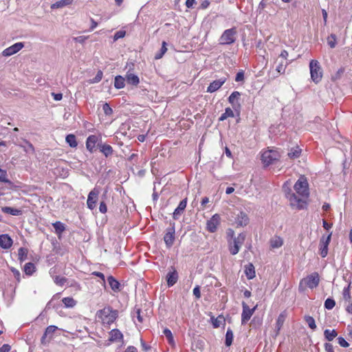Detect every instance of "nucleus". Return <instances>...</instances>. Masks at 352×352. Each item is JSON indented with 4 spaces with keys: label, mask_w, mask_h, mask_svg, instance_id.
Instances as JSON below:
<instances>
[{
    "label": "nucleus",
    "mask_w": 352,
    "mask_h": 352,
    "mask_svg": "<svg viewBox=\"0 0 352 352\" xmlns=\"http://www.w3.org/2000/svg\"><path fill=\"white\" fill-rule=\"evenodd\" d=\"M296 192L300 196L298 197L291 189L285 191L286 197L293 208L298 210L304 209L307 207V199L309 195V184L307 178L302 175L299 177L294 186Z\"/></svg>",
    "instance_id": "1"
},
{
    "label": "nucleus",
    "mask_w": 352,
    "mask_h": 352,
    "mask_svg": "<svg viewBox=\"0 0 352 352\" xmlns=\"http://www.w3.org/2000/svg\"><path fill=\"white\" fill-rule=\"evenodd\" d=\"M96 315L103 323L111 324L116 320L118 312L111 307H105L102 309L98 311Z\"/></svg>",
    "instance_id": "2"
},
{
    "label": "nucleus",
    "mask_w": 352,
    "mask_h": 352,
    "mask_svg": "<svg viewBox=\"0 0 352 352\" xmlns=\"http://www.w3.org/2000/svg\"><path fill=\"white\" fill-rule=\"evenodd\" d=\"M319 281L320 278L318 274L314 272L300 280L299 283V290L303 291L306 287L310 289L316 288L318 287Z\"/></svg>",
    "instance_id": "3"
},
{
    "label": "nucleus",
    "mask_w": 352,
    "mask_h": 352,
    "mask_svg": "<svg viewBox=\"0 0 352 352\" xmlns=\"http://www.w3.org/2000/svg\"><path fill=\"white\" fill-rule=\"evenodd\" d=\"M237 31L236 28H232L223 31L219 39L221 45H229L233 44L236 40Z\"/></svg>",
    "instance_id": "4"
},
{
    "label": "nucleus",
    "mask_w": 352,
    "mask_h": 352,
    "mask_svg": "<svg viewBox=\"0 0 352 352\" xmlns=\"http://www.w3.org/2000/svg\"><path fill=\"white\" fill-rule=\"evenodd\" d=\"M311 78L315 83H318L322 78V71L320 63L316 60H311L309 63Z\"/></svg>",
    "instance_id": "5"
},
{
    "label": "nucleus",
    "mask_w": 352,
    "mask_h": 352,
    "mask_svg": "<svg viewBox=\"0 0 352 352\" xmlns=\"http://www.w3.org/2000/svg\"><path fill=\"white\" fill-rule=\"evenodd\" d=\"M245 239V235L241 233L236 237H234L232 241H228L229 250L231 254L235 255L239 252Z\"/></svg>",
    "instance_id": "6"
},
{
    "label": "nucleus",
    "mask_w": 352,
    "mask_h": 352,
    "mask_svg": "<svg viewBox=\"0 0 352 352\" xmlns=\"http://www.w3.org/2000/svg\"><path fill=\"white\" fill-rule=\"evenodd\" d=\"M279 157V153L276 150L270 149L262 153L261 160L265 165L269 166L278 160Z\"/></svg>",
    "instance_id": "7"
},
{
    "label": "nucleus",
    "mask_w": 352,
    "mask_h": 352,
    "mask_svg": "<svg viewBox=\"0 0 352 352\" xmlns=\"http://www.w3.org/2000/svg\"><path fill=\"white\" fill-rule=\"evenodd\" d=\"M14 143L17 146L21 148L23 151L28 155L35 153V148L33 144L25 138H16V141H14Z\"/></svg>",
    "instance_id": "8"
},
{
    "label": "nucleus",
    "mask_w": 352,
    "mask_h": 352,
    "mask_svg": "<svg viewBox=\"0 0 352 352\" xmlns=\"http://www.w3.org/2000/svg\"><path fill=\"white\" fill-rule=\"evenodd\" d=\"M175 223L174 222L170 223V226L166 228L165 234L164 236V241L167 248H170L175 241Z\"/></svg>",
    "instance_id": "9"
},
{
    "label": "nucleus",
    "mask_w": 352,
    "mask_h": 352,
    "mask_svg": "<svg viewBox=\"0 0 352 352\" xmlns=\"http://www.w3.org/2000/svg\"><path fill=\"white\" fill-rule=\"evenodd\" d=\"M331 237V233H330L328 236L323 235L320 240L319 244V253L320 255L324 258L327 256L328 254V246L329 245Z\"/></svg>",
    "instance_id": "10"
},
{
    "label": "nucleus",
    "mask_w": 352,
    "mask_h": 352,
    "mask_svg": "<svg viewBox=\"0 0 352 352\" xmlns=\"http://www.w3.org/2000/svg\"><path fill=\"white\" fill-rule=\"evenodd\" d=\"M221 217L219 214H214L206 222V229L208 232L213 233L217 231V228L220 225Z\"/></svg>",
    "instance_id": "11"
},
{
    "label": "nucleus",
    "mask_w": 352,
    "mask_h": 352,
    "mask_svg": "<svg viewBox=\"0 0 352 352\" xmlns=\"http://www.w3.org/2000/svg\"><path fill=\"white\" fill-rule=\"evenodd\" d=\"M58 329V327L55 325L48 326L41 337V342L43 345H47L53 338L54 333Z\"/></svg>",
    "instance_id": "12"
},
{
    "label": "nucleus",
    "mask_w": 352,
    "mask_h": 352,
    "mask_svg": "<svg viewBox=\"0 0 352 352\" xmlns=\"http://www.w3.org/2000/svg\"><path fill=\"white\" fill-rule=\"evenodd\" d=\"M257 307V305H256L252 309H250L249 306L245 302H242V314H241V324H245L252 317V316L254 314L256 309Z\"/></svg>",
    "instance_id": "13"
},
{
    "label": "nucleus",
    "mask_w": 352,
    "mask_h": 352,
    "mask_svg": "<svg viewBox=\"0 0 352 352\" xmlns=\"http://www.w3.org/2000/svg\"><path fill=\"white\" fill-rule=\"evenodd\" d=\"M99 194L100 190L97 188H94L89 192L87 200V206L89 209L94 210L96 208Z\"/></svg>",
    "instance_id": "14"
},
{
    "label": "nucleus",
    "mask_w": 352,
    "mask_h": 352,
    "mask_svg": "<svg viewBox=\"0 0 352 352\" xmlns=\"http://www.w3.org/2000/svg\"><path fill=\"white\" fill-rule=\"evenodd\" d=\"M23 46L24 45L23 43H16L10 47L5 49L2 52V55L4 56H12L20 51L23 47Z\"/></svg>",
    "instance_id": "15"
},
{
    "label": "nucleus",
    "mask_w": 352,
    "mask_h": 352,
    "mask_svg": "<svg viewBox=\"0 0 352 352\" xmlns=\"http://www.w3.org/2000/svg\"><path fill=\"white\" fill-rule=\"evenodd\" d=\"M100 143L99 138L94 135L88 136L86 140V148L91 153H93L96 151V145Z\"/></svg>",
    "instance_id": "16"
},
{
    "label": "nucleus",
    "mask_w": 352,
    "mask_h": 352,
    "mask_svg": "<svg viewBox=\"0 0 352 352\" xmlns=\"http://www.w3.org/2000/svg\"><path fill=\"white\" fill-rule=\"evenodd\" d=\"M226 78H221L218 80L212 81L207 87V92L213 93L217 91L221 87V86L226 82Z\"/></svg>",
    "instance_id": "17"
},
{
    "label": "nucleus",
    "mask_w": 352,
    "mask_h": 352,
    "mask_svg": "<svg viewBox=\"0 0 352 352\" xmlns=\"http://www.w3.org/2000/svg\"><path fill=\"white\" fill-rule=\"evenodd\" d=\"M240 96V92L235 91H233L228 97V102L231 104L234 110L241 107V104L239 102Z\"/></svg>",
    "instance_id": "18"
},
{
    "label": "nucleus",
    "mask_w": 352,
    "mask_h": 352,
    "mask_svg": "<svg viewBox=\"0 0 352 352\" xmlns=\"http://www.w3.org/2000/svg\"><path fill=\"white\" fill-rule=\"evenodd\" d=\"M13 243L11 237L7 234L0 235V247L3 249H9Z\"/></svg>",
    "instance_id": "19"
},
{
    "label": "nucleus",
    "mask_w": 352,
    "mask_h": 352,
    "mask_svg": "<svg viewBox=\"0 0 352 352\" xmlns=\"http://www.w3.org/2000/svg\"><path fill=\"white\" fill-rule=\"evenodd\" d=\"M98 146L100 149V151L106 157H108L109 156H111L113 153V149L111 146L109 144H107L105 143H102L100 142V143L98 144Z\"/></svg>",
    "instance_id": "20"
},
{
    "label": "nucleus",
    "mask_w": 352,
    "mask_h": 352,
    "mask_svg": "<svg viewBox=\"0 0 352 352\" xmlns=\"http://www.w3.org/2000/svg\"><path fill=\"white\" fill-rule=\"evenodd\" d=\"M187 205V198L184 199L182 200L178 206L175 208L173 217L174 219H177L181 215V214L184 212Z\"/></svg>",
    "instance_id": "21"
},
{
    "label": "nucleus",
    "mask_w": 352,
    "mask_h": 352,
    "mask_svg": "<svg viewBox=\"0 0 352 352\" xmlns=\"http://www.w3.org/2000/svg\"><path fill=\"white\" fill-rule=\"evenodd\" d=\"M248 222L249 218L247 214L244 212H240L235 219V223L238 226H245L248 223Z\"/></svg>",
    "instance_id": "22"
},
{
    "label": "nucleus",
    "mask_w": 352,
    "mask_h": 352,
    "mask_svg": "<svg viewBox=\"0 0 352 352\" xmlns=\"http://www.w3.org/2000/svg\"><path fill=\"white\" fill-rule=\"evenodd\" d=\"M123 339V335L121 331L117 329H112L109 332V341L110 342H115Z\"/></svg>",
    "instance_id": "23"
},
{
    "label": "nucleus",
    "mask_w": 352,
    "mask_h": 352,
    "mask_svg": "<svg viewBox=\"0 0 352 352\" xmlns=\"http://www.w3.org/2000/svg\"><path fill=\"white\" fill-rule=\"evenodd\" d=\"M167 284L169 287L174 285L178 280V274L177 271L173 268V271L168 273L166 276Z\"/></svg>",
    "instance_id": "24"
},
{
    "label": "nucleus",
    "mask_w": 352,
    "mask_h": 352,
    "mask_svg": "<svg viewBox=\"0 0 352 352\" xmlns=\"http://www.w3.org/2000/svg\"><path fill=\"white\" fill-rule=\"evenodd\" d=\"M108 283L111 288V289L114 292L120 291V283L112 276H109L107 278Z\"/></svg>",
    "instance_id": "25"
},
{
    "label": "nucleus",
    "mask_w": 352,
    "mask_h": 352,
    "mask_svg": "<svg viewBox=\"0 0 352 352\" xmlns=\"http://www.w3.org/2000/svg\"><path fill=\"white\" fill-rule=\"evenodd\" d=\"M1 211L4 213L9 214L13 216H19L21 215L23 213L21 210L8 206L2 207Z\"/></svg>",
    "instance_id": "26"
},
{
    "label": "nucleus",
    "mask_w": 352,
    "mask_h": 352,
    "mask_svg": "<svg viewBox=\"0 0 352 352\" xmlns=\"http://www.w3.org/2000/svg\"><path fill=\"white\" fill-rule=\"evenodd\" d=\"M126 81L129 85L136 86L139 84L140 79L137 75L131 73H127L126 75Z\"/></svg>",
    "instance_id": "27"
},
{
    "label": "nucleus",
    "mask_w": 352,
    "mask_h": 352,
    "mask_svg": "<svg viewBox=\"0 0 352 352\" xmlns=\"http://www.w3.org/2000/svg\"><path fill=\"white\" fill-rule=\"evenodd\" d=\"M248 279L251 280L255 277L254 267L252 263H248L245 266L244 271Z\"/></svg>",
    "instance_id": "28"
},
{
    "label": "nucleus",
    "mask_w": 352,
    "mask_h": 352,
    "mask_svg": "<svg viewBox=\"0 0 352 352\" xmlns=\"http://www.w3.org/2000/svg\"><path fill=\"white\" fill-rule=\"evenodd\" d=\"M270 246L272 248H278L283 244V241L281 237L275 236L270 239Z\"/></svg>",
    "instance_id": "29"
},
{
    "label": "nucleus",
    "mask_w": 352,
    "mask_h": 352,
    "mask_svg": "<svg viewBox=\"0 0 352 352\" xmlns=\"http://www.w3.org/2000/svg\"><path fill=\"white\" fill-rule=\"evenodd\" d=\"M72 2H73V0H60V1H56L54 3H52L51 6V8L52 9L61 8H63L65 6L72 4Z\"/></svg>",
    "instance_id": "30"
},
{
    "label": "nucleus",
    "mask_w": 352,
    "mask_h": 352,
    "mask_svg": "<svg viewBox=\"0 0 352 352\" xmlns=\"http://www.w3.org/2000/svg\"><path fill=\"white\" fill-rule=\"evenodd\" d=\"M125 80L126 79L122 76H116L114 80V87L118 89L123 88L125 85Z\"/></svg>",
    "instance_id": "31"
},
{
    "label": "nucleus",
    "mask_w": 352,
    "mask_h": 352,
    "mask_svg": "<svg viewBox=\"0 0 352 352\" xmlns=\"http://www.w3.org/2000/svg\"><path fill=\"white\" fill-rule=\"evenodd\" d=\"M52 226L55 230L56 234L58 235L61 234L65 230V224L60 221H56L52 223Z\"/></svg>",
    "instance_id": "32"
},
{
    "label": "nucleus",
    "mask_w": 352,
    "mask_h": 352,
    "mask_svg": "<svg viewBox=\"0 0 352 352\" xmlns=\"http://www.w3.org/2000/svg\"><path fill=\"white\" fill-rule=\"evenodd\" d=\"M337 336L338 333L335 329H325L324 331V336L328 341H332Z\"/></svg>",
    "instance_id": "33"
},
{
    "label": "nucleus",
    "mask_w": 352,
    "mask_h": 352,
    "mask_svg": "<svg viewBox=\"0 0 352 352\" xmlns=\"http://www.w3.org/2000/svg\"><path fill=\"white\" fill-rule=\"evenodd\" d=\"M234 116L232 109L230 107H227L225 109V112L221 115L219 118V121H223L228 118H233Z\"/></svg>",
    "instance_id": "34"
},
{
    "label": "nucleus",
    "mask_w": 352,
    "mask_h": 352,
    "mask_svg": "<svg viewBox=\"0 0 352 352\" xmlns=\"http://www.w3.org/2000/svg\"><path fill=\"white\" fill-rule=\"evenodd\" d=\"M62 302L67 308H72L76 305V301L72 297L63 298Z\"/></svg>",
    "instance_id": "35"
},
{
    "label": "nucleus",
    "mask_w": 352,
    "mask_h": 352,
    "mask_svg": "<svg viewBox=\"0 0 352 352\" xmlns=\"http://www.w3.org/2000/svg\"><path fill=\"white\" fill-rule=\"evenodd\" d=\"M66 142L72 148H76L78 145L76 138L73 134H69L65 138Z\"/></svg>",
    "instance_id": "36"
},
{
    "label": "nucleus",
    "mask_w": 352,
    "mask_h": 352,
    "mask_svg": "<svg viewBox=\"0 0 352 352\" xmlns=\"http://www.w3.org/2000/svg\"><path fill=\"white\" fill-rule=\"evenodd\" d=\"M301 153V149L296 146L295 148H291V150L288 153V157L291 159H296L300 157Z\"/></svg>",
    "instance_id": "37"
},
{
    "label": "nucleus",
    "mask_w": 352,
    "mask_h": 352,
    "mask_svg": "<svg viewBox=\"0 0 352 352\" xmlns=\"http://www.w3.org/2000/svg\"><path fill=\"white\" fill-rule=\"evenodd\" d=\"M166 45H167L166 42V41H163L162 43V47H161L160 51L157 52L155 54V59L158 60V59H160V58H162L163 57V56L164 55V54L167 51Z\"/></svg>",
    "instance_id": "38"
},
{
    "label": "nucleus",
    "mask_w": 352,
    "mask_h": 352,
    "mask_svg": "<svg viewBox=\"0 0 352 352\" xmlns=\"http://www.w3.org/2000/svg\"><path fill=\"white\" fill-rule=\"evenodd\" d=\"M35 265L34 263L29 262L24 266V272L26 275L31 276L35 272Z\"/></svg>",
    "instance_id": "39"
},
{
    "label": "nucleus",
    "mask_w": 352,
    "mask_h": 352,
    "mask_svg": "<svg viewBox=\"0 0 352 352\" xmlns=\"http://www.w3.org/2000/svg\"><path fill=\"white\" fill-rule=\"evenodd\" d=\"M285 316L283 314H280L278 316V317L276 320V334L278 333L279 331L282 328L283 323L285 322Z\"/></svg>",
    "instance_id": "40"
},
{
    "label": "nucleus",
    "mask_w": 352,
    "mask_h": 352,
    "mask_svg": "<svg viewBox=\"0 0 352 352\" xmlns=\"http://www.w3.org/2000/svg\"><path fill=\"white\" fill-rule=\"evenodd\" d=\"M163 333H164V336L166 337L168 343L171 346H174L175 340H174L173 336L171 331L170 329L166 328L164 329Z\"/></svg>",
    "instance_id": "41"
},
{
    "label": "nucleus",
    "mask_w": 352,
    "mask_h": 352,
    "mask_svg": "<svg viewBox=\"0 0 352 352\" xmlns=\"http://www.w3.org/2000/svg\"><path fill=\"white\" fill-rule=\"evenodd\" d=\"M233 340V332L230 329H228L226 333V341L225 344L227 346H230Z\"/></svg>",
    "instance_id": "42"
},
{
    "label": "nucleus",
    "mask_w": 352,
    "mask_h": 352,
    "mask_svg": "<svg viewBox=\"0 0 352 352\" xmlns=\"http://www.w3.org/2000/svg\"><path fill=\"white\" fill-rule=\"evenodd\" d=\"M28 250L25 248H20L18 250L19 260L22 262L27 258Z\"/></svg>",
    "instance_id": "43"
},
{
    "label": "nucleus",
    "mask_w": 352,
    "mask_h": 352,
    "mask_svg": "<svg viewBox=\"0 0 352 352\" xmlns=\"http://www.w3.org/2000/svg\"><path fill=\"white\" fill-rule=\"evenodd\" d=\"M305 320L307 323L309 328H311L313 330H315L316 329L315 320L312 316H305Z\"/></svg>",
    "instance_id": "44"
},
{
    "label": "nucleus",
    "mask_w": 352,
    "mask_h": 352,
    "mask_svg": "<svg viewBox=\"0 0 352 352\" xmlns=\"http://www.w3.org/2000/svg\"><path fill=\"white\" fill-rule=\"evenodd\" d=\"M337 43V36L334 34H330L327 37V43L331 48H334Z\"/></svg>",
    "instance_id": "45"
},
{
    "label": "nucleus",
    "mask_w": 352,
    "mask_h": 352,
    "mask_svg": "<svg viewBox=\"0 0 352 352\" xmlns=\"http://www.w3.org/2000/svg\"><path fill=\"white\" fill-rule=\"evenodd\" d=\"M141 313H142L141 309L140 308H136V307L135 308L133 313V318H134L135 317H136L139 322H143V317H142Z\"/></svg>",
    "instance_id": "46"
},
{
    "label": "nucleus",
    "mask_w": 352,
    "mask_h": 352,
    "mask_svg": "<svg viewBox=\"0 0 352 352\" xmlns=\"http://www.w3.org/2000/svg\"><path fill=\"white\" fill-rule=\"evenodd\" d=\"M342 296L343 298L346 301H349L351 298V294H350V285H348L347 287H344L342 292Z\"/></svg>",
    "instance_id": "47"
},
{
    "label": "nucleus",
    "mask_w": 352,
    "mask_h": 352,
    "mask_svg": "<svg viewBox=\"0 0 352 352\" xmlns=\"http://www.w3.org/2000/svg\"><path fill=\"white\" fill-rule=\"evenodd\" d=\"M336 305V302L332 298H327L324 302V307L327 309L331 310Z\"/></svg>",
    "instance_id": "48"
},
{
    "label": "nucleus",
    "mask_w": 352,
    "mask_h": 352,
    "mask_svg": "<svg viewBox=\"0 0 352 352\" xmlns=\"http://www.w3.org/2000/svg\"><path fill=\"white\" fill-rule=\"evenodd\" d=\"M288 65V63H283V62H280L278 65L276 67V72L279 73L280 74H283L285 73L287 66Z\"/></svg>",
    "instance_id": "49"
},
{
    "label": "nucleus",
    "mask_w": 352,
    "mask_h": 352,
    "mask_svg": "<svg viewBox=\"0 0 352 352\" xmlns=\"http://www.w3.org/2000/svg\"><path fill=\"white\" fill-rule=\"evenodd\" d=\"M102 76H103L102 72L99 70L97 72L96 76L92 80H91V83H97V82H100L102 80Z\"/></svg>",
    "instance_id": "50"
},
{
    "label": "nucleus",
    "mask_w": 352,
    "mask_h": 352,
    "mask_svg": "<svg viewBox=\"0 0 352 352\" xmlns=\"http://www.w3.org/2000/svg\"><path fill=\"white\" fill-rule=\"evenodd\" d=\"M102 110L105 115L109 116L113 113V110L108 103H104L102 105Z\"/></svg>",
    "instance_id": "51"
},
{
    "label": "nucleus",
    "mask_w": 352,
    "mask_h": 352,
    "mask_svg": "<svg viewBox=\"0 0 352 352\" xmlns=\"http://www.w3.org/2000/svg\"><path fill=\"white\" fill-rule=\"evenodd\" d=\"M10 270L12 272L14 278H16L17 283H19L21 281V273L20 272L16 270V268L12 267H10Z\"/></svg>",
    "instance_id": "52"
},
{
    "label": "nucleus",
    "mask_w": 352,
    "mask_h": 352,
    "mask_svg": "<svg viewBox=\"0 0 352 352\" xmlns=\"http://www.w3.org/2000/svg\"><path fill=\"white\" fill-rule=\"evenodd\" d=\"M67 279L65 277H60L58 276H56L54 277V282L56 285H63L66 282Z\"/></svg>",
    "instance_id": "53"
},
{
    "label": "nucleus",
    "mask_w": 352,
    "mask_h": 352,
    "mask_svg": "<svg viewBox=\"0 0 352 352\" xmlns=\"http://www.w3.org/2000/svg\"><path fill=\"white\" fill-rule=\"evenodd\" d=\"M126 34V32L124 31V30H119L118 32H116L113 36V40L114 41H117L120 38H122L123 37H124Z\"/></svg>",
    "instance_id": "54"
},
{
    "label": "nucleus",
    "mask_w": 352,
    "mask_h": 352,
    "mask_svg": "<svg viewBox=\"0 0 352 352\" xmlns=\"http://www.w3.org/2000/svg\"><path fill=\"white\" fill-rule=\"evenodd\" d=\"M220 319H221V317H218V318L212 317L211 318L212 324L214 328H218L219 327H220L221 323V321Z\"/></svg>",
    "instance_id": "55"
},
{
    "label": "nucleus",
    "mask_w": 352,
    "mask_h": 352,
    "mask_svg": "<svg viewBox=\"0 0 352 352\" xmlns=\"http://www.w3.org/2000/svg\"><path fill=\"white\" fill-rule=\"evenodd\" d=\"M0 182L8 184L10 183V181L7 178V172L6 170L0 173Z\"/></svg>",
    "instance_id": "56"
},
{
    "label": "nucleus",
    "mask_w": 352,
    "mask_h": 352,
    "mask_svg": "<svg viewBox=\"0 0 352 352\" xmlns=\"http://www.w3.org/2000/svg\"><path fill=\"white\" fill-rule=\"evenodd\" d=\"M338 344L342 347H348L349 346V343L342 337H338Z\"/></svg>",
    "instance_id": "57"
},
{
    "label": "nucleus",
    "mask_w": 352,
    "mask_h": 352,
    "mask_svg": "<svg viewBox=\"0 0 352 352\" xmlns=\"http://www.w3.org/2000/svg\"><path fill=\"white\" fill-rule=\"evenodd\" d=\"M99 210L102 214H105L107 212V207L104 201H102L100 203Z\"/></svg>",
    "instance_id": "58"
},
{
    "label": "nucleus",
    "mask_w": 352,
    "mask_h": 352,
    "mask_svg": "<svg viewBox=\"0 0 352 352\" xmlns=\"http://www.w3.org/2000/svg\"><path fill=\"white\" fill-rule=\"evenodd\" d=\"M88 37L89 36H79L77 37H74V40L77 43L82 44L85 42V41L88 38Z\"/></svg>",
    "instance_id": "59"
},
{
    "label": "nucleus",
    "mask_w": 352,
    "mask_h": 352,
    "mask_svg": "<svg viewBox=\"0 0 352 352\" xmlns=\"http://www.w3.org/2000/svg\"><path fill=\"white\" fill-rule=\"evenodd\" d=\"M244 80V73L243 71L239 72L235 77V81L241 82Z\"/></svg>",
    "instance_id": "60"
},
{
    "label": "nucleus",
    "mask_w": 352,
    "mask_h": 352,
    "mask_svg": "<svg viewBox=\"0 0 352 352\" xmlns=\"http://www.w3.org/2000/svg\"><path fill=\"white\" fill-rule=\"evenodd\" d=\"M193 295L196 297V298L199 299L201 297V292H200V288L199 286L197 285L193 289Z\"/></svg>",
    "instance_id": "61"
},
{
    "label": "nucleus",
    "mask_w": 352,
    "mask_h": 352,
    "mask_svg": "<svg viewBox=\"0 0 352 352\" xmlns=\"http://www.w3.org/2000/svg\"><path fill=\"white\" fill-rule=\"evenodd\" d=\"M52 96L56 101H59L63 98V94L61 93H52Z\"/></svg>",
    "instance_id": "62"
},
{
    "label": "nucleus",
    "mask_w": 352,
    "mask_h": 352,
    "mask_svg": "<svg viewBox=\"0 0 352 352\" xmlns=\"http://www.w3.org/2000/svg\"><path fill=\"white\" fill-rule=\"evenodd\" d=\"M324 349L326 352H334L333 346L330 343H325L324 344Z\"/></svg>",
    "instance_id": "63"
},
{
    "label": "nucleus",
    "mask_w": 352,
    "mask_h": 352,
    "mask_svg": "<svg viewBox=\"0 0 352 352\" xmlns=\"http://www.w3.org/2000/svg\"><path fill=\"white\" fill-rule=\"evenodd\" d=\"M10 346L8 344H4L1 347H0V352H9L10 351Z\"/></svg>",
    "instance_id": "64"
}]
</instances>
